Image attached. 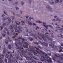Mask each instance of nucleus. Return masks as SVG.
I'll use <instances>...</instances> for the list:
<instances>
[{
	"mask_svg": "<svg viewBox=\"0 0 63 63\" xmlns=\"http://www.w3.org/2000/svg\"><path fill=\"white\" fill-rule=\"evenodd\" d=\"M18 43V44L19 45H20V46H22V43L20 42V41H19V42Z\"/></svg>",
	"mask_w": 63,
	"mask_h": 63,
	"instance_id": "obj_31",
	"label": "nucleus"
},
{
	"mask_svg": "<svg viewBox=\"0 0 63 63\" xmlns=\"http://www.w3.org/2000/svg\"><path fill=\"white\" fill-rule=\"evenodd\" d=\"M5 62H7V59H5Z\"/></svg>",
	"mask_w": 63,
	"mask_h": 63,
	"instance_id": "obj_46",
	"label": "nucleus"
},
{
	"mask_svg": "<svg viewBox=\"0 0 63 63\" xmlns=\"http://www.w3.org/2000/svg\"><path fill=\"white\" fill-rule=\"evenodd\" d=\"M35 48H36V49L37 50L39 51L42 54H44L45 53H44V52L40 50V49L39 48H37L36 47H35Z\"/></svg>",
	"mask_w": 63,
	"mask_h": 63,
	"instance_id": "obj_6",
	"label": "nucleus"
},
{
	"mask_svg": "<svg viewBox=\"0 0 63 63\" xmlns=\"http://www.w3.org/2000/svg\"><path fill=\"white\" fill-rule=\"evenodd\" d=\"M49 46L50 47H52L53 48H55V47H54V44H53L52 45L49 44Z\"/></svg>",
	"mask_w": 63,
	"mask_h": 63,
	"instance_id": "obj_15",
	"label": "nucleus"
},
{
	"mask_svg": "<svg viewBox=\"0 0 63 63\" xmlns=\"http://www.w3.org/2000/svg\"><path fill=\"white\" fill-rule=\"evenodd\" d=\"M29 24L30 25H32V23H29Z\"/></svg>",
	"mask_w": 63,
	"mask_h": 63,
	"instance_id": "obj_58",
	"label": "nucleus"
},
{
	"mask_svg": "<svg viewBox=\"0 0 63 63\" xmlns=\"http://www.w3.org/2000/svg\"><path fill=\"white\" fill-rule=\"evenodd\" d=\"M8 21H10V22H11V19L10 18H9L8 19Z\"/></svg>",
	"mask_w": 63,
	"mask_h": 63,
	"instance_id": "obj_42",
	"label": "nucleus"
},
{
	"mask_svg": "<svg viewBox=\"0 0 63 63\" xmlns=\"http://www.w3.org/2000/svg\"><path fill=\"white\" fill-rule=\"evenodd\" d=\"M19 55L18 54H17V55H16V58L17 59H20L21 60H22V59L20 58V57L19 56Z\"/></svg>",
	"mask_w": 63,
	"mask_h": 63,
	"instance_id": "obj_5",
	"label": "nucleus"
},
{
	"mask_svg": "<svg viewBox=\"0 0 63 63\" xmlns=\"http://www.w3.org/2000/svg\"><path fill=\"white\" fill-rule=\"evenodd\" d=\"M10 56L11 57V58H13V56H12V54H10Z\"/></svg>",
	"mask_w": 63,
	"mask_h": 63,
	"instance_id": "obj_36",
	"label": "nucleus"
},
{
	"mask_svg": "<svg viewBox=\"0 0 63 63\" xmlns=\"http://www.w3.org/2000/svg\"><path fill=\"white\" fill-rule=\"evenodd\" d=\"M17 39H22V41H25V39H24L23 38H21L20 37L17 38Z\"/></svg>",
	"mask_w": 63,
	"mask_h": 63,
	"instance_id": "obj_17",
	"label": "nucleus"
},
{
	"mask_svg": "<svg viewBox=\"0 0 63 63\" xmlns=\"http://www.w3.org/2000/svg\"><path fill=\"white\" fill-rule=\"evenodd\" d=\"M13 35H15V36L13 37V38L14 39V38H15L16 37V36H17V35H18V34L17 33L16 34L15 33H13Z\"/></svg>",
	"mask_w": 63,
	"mask_h": 63,
	"instance_id": "obj_14",
	"label": "nucleus"
},
{
	"mask_svg": "<svg viewBox=\"0 0 63 63\" xmlns=\"http://www.w3.org/2000/svg\"><path fill=\"white\" fill-rule=\"evenodd\" d=\"M40 59L41 60V61H46V60L44 59H42V58H40Z\"/></svg>",
	"mask_w": 63,
	"mask_h": 63,
	"instance_id": "obj_28",
	"label": "nucleus"
},
{
	"mask_svg": "<svg viewBox=\"0 0 63 63\" xmlns=\"http://www.w3.org/2000/svg\"><path fill=\"white\" fill-rule=\"evenodd\" d=\"M59 49H60V50H63V48L61 46H60V47H59Z\"/></svg>",
	"mask_w": 63,
	"mask_h": 63,
	"instance_id": "obj_23",
	"label": "nucleus"
},
{
	"mask_svg": "<svg viewBox=\"0 0 63 63\" xmlns=\"http://www.w3.org/2000/svg\"><path fill=\"white\" fill-rule=\"evenodd\" d=\"M46 61L48 62V63H52V61L51 60V59L50 58H49V60H47Z\"/></svg>",
	"mask_w": 63,
	"mask_h": 63,
	"instance_id": "obj_12",
	"label": "nucleus"
},
{
	"mask_svg": "<svg viewBox=\"0 0 63 63\" xmlns=\"http://www.w3.org/2000/svg\"><path fill=\"white\" fill-rule=\"evenodd\" d=\"M4 55H2L0 56V57L1 58H0V63H3V61H2V58H4Z\"/></svg>",
	"mask_w": 63,
	"mask_h": 63,
	"instance_id": "obj_7",
	"label": "nucleus"
},
{
	"mask_svg": "<svg viewBox=\"0 0 63 63\" xmlns=\"http://www.w3.org/2000/svg\"><path fill=\"white\" fill-rule=\"evenodd\" d=\"M2 36H3V37H5V34H2Z\"/></svg>",
	"mask_w": 63,
	"mask_h": 63,
	"instance_id": "obj_54",
	"label": "nucleus"
},
{
	"mask_svg": "<svg viewBox=\"0 0 63 63\" xmlns=\"http://www.w3.org/2000/svg\"><path fill=\"white\" fill-rule=\"evenodd\" d=\"M16 25H15V26H16V28H17L18 27H17V25H19V24H18V23H17V22H16Z\"/></svg>",
	"mask_w": 63,
	"mask_h": 63,
	"instance_id": "obj_18",
	"label": "nucleus"
},
{
	"mask_svg": "<svg viewBox=\"0 0 63 63\" xmlns=\"http://www.w3.org/2000/svg\"><path fill=\"white\" fill-rule=\"evenodd\" d=\"M8 48H9V49H11V48H12V47H11V45H8Z\"/></svg>",
	"mask_w": 63,
	"mask_h": 63,
	"instance_id": "obj_26",
	"label": "nucleus"
},
{
	"mask_svg": "<svg viewBox=\"0 0 63 63\" xmlns=\"http://www.w3.org/2000/svg\"><path fill=\"white\" fill-rule=\"evenodd\" d=\"M36 22L37 23H42V22L41 21H36Z\"/></svg>",
	"mask_w": 63,
	"mask_h": 63,
	"instance_id": "obj_30",
	"label": "nucleus"
},
{
	"mask_svg": "<svg viewBox=\"0 0 63 63\" xmlns=\"http://www.w3.org/2000/svg\"><path fill=\"white\" fill-rule=\"evenodd\" d=\"M52 21H55V19H53L52 20Z\"/></svg>",
	"mask_w": 63,
	"mask_h": 63,
	"instance_id": "obj_60",
	"label": "nucleus"
},
{
	"mask_svg": "<svg viewBox=\"0 0 63 63\" xmlns=\"http://www.w3.org/2000/svg\"><path fill=\"white\" fill-rule=\"evenodd\" d=\"M56 29H57V30H61V32H63V28H60V27H56Z\"/></svg>",
	"mask_w": 63,
	"mask_h": 63,
	"instance_id": "obj_8",
	"label": "nucleus"
},
{
	"mask_svg": "<svg viewBox=\"0 0 63 63\" xmlns=\"http://www.w3.org/2000/svg\"><path fill=\"white\" fill-rule=\"evenodd\" d=\"M48 26V27H49L52 28V26H51V25H49Z\"/></svg>",
	"mask_w": 63,
	"mask_h": 63,
	"instance_id": "obj_44",
	"label": "nucleus"
},
{
	"mask_svg": "<svg viewBox=\"0 0 63 63\" xmlns=\"http://www.w3.org/2000/svg\"><path fill=\"white\" fill-rule=\"evenodd\" d=\"M40 43H41V44H42V45H44V46H45V47H47V46H48V44H47L45 42H43V43H42V42H40Z\"/></svg>",
	"mask_w": 63,
	"mask_h": 63,
	"instance_id": "obj_9",
	"label": "nucleus"
},
{
	"mask_svg": "<svg viewBox=\"0 0 63 63\" xmlns=\"http://www.w3.org/2000/svg\"><path fill=\"white\" fill-rule=\"evenodd\" d=\"M29 39L30 40V41H32V40H33V39L31 38V37H29Z\"/></svg>",
	"mask_w": 63,
	"mask_h": 63,
	"instance_id": "obj_25",
	"label": "nucleus"
},
{
	"mask_svg": "<svg viewBox=\"0 0 63 63\" xmlns=\"http://www.w3.org/2000/svg\"><path fill=\"white\" fill-rule=\"evenodd\" d=\"M60 59H61V60L63 61V58L62 57H60Z\"/></svg>",
	"mask_w": 63,
	"mask_h": 63,
	"instance_id": "obj_35",
	"label": "nucleus"
},
{
	"mask_svg": "<svg viewBox=\"0 0 63 63\" xmlns=\"http://www.w3.org/2000/svg\"><path fill=\"white\" fill-rule=\"evenodd\" d=\"M9 27L10 29H13V28H14V25H10L9 26Z\"/></svg>",
	"mask_w": 63,
	"mask_h": 63,
	"instance_id": "obj_20",
	"label": "nucleus"
},
{
	"mask_svg": "<svg viewBox=\"0 0 63 63\" xmlns=\"http://www.w3.org/2000/svg\"><path fill=\"white\" fill-rule=\"evenodd\" d=\"M36 51L37 52V53H38V54H41L40 53V52H39L37 51Z\"/></svg>",
	"mask_w": 63,
	"mask_h": 63,
	"instance_id": "obj_41",
	"label": "nucleus"
},
{
	"mask_svg": "<svg viewBox=\"0 0 63 63\" xmlns=\"http://www.w3.org/2000/svg\"><path fill=\"white\" fill-rule=\"evenodd\" d=\"M5 16V15H2V17H3Z\"/></svg>",
	"mask_w": 63,
	"mask_h": 63,
	"instance_id": "obj_47",
	"label": "nucleus"
},
{
	"mask_svg": "<svg viewBox=\"0 0 63 63\" xmlns=\"http://www.w3.org/2000/svg\"><path fill=\"white\" fill-rule=\"evenodd\" d=\"M45 37H46V38H47L48 40H49L50 41H52V40H53V39H52L48 38V36L47 35H46L45 36Z\"/></svg>",
	"mask_w": 63,
	"mask_h": 63,
	"instance_id": "obj_13",
	"label": "nucleus"
},
{
	"mask_svg": "<svg viewBox=\"0 0 63 63\" xmlns=\"http://www.w3.org/2000/svg\"><path fill=\"white\" fill-rule=\"evenodd\" d=\"M7 34L8 35H9V32H7Z\"/></svg>",
	"mask_w": 63,
	"mask_h": 63,
	"instance_id": "obj_62",
	"label": "nucleus"
},
{
	"mask_svg": "<svg viewBox=\"0 0 63 63\" xmlns=\"http://www.w3.org/2000/svg\"><path fill=\"white\" fill-rule=\"evenodd\" d=\"M57 62H58V63H60V61H57Z\"/></svg>",
	"mask_w": 63,
	"mask_h": 63,
	"instance_id": "obj_64",
	"label": "nucleus"
},
{
	"mask_svg": "<svg viewBox=\"0 0 63 63\" xmlns=\"http://www.w3.org/2000/svg\"><path fill=\"white\" fill-rule=\"evenodd\" d=\"M33 19V18H31V17H29V20H31V19Z\"/></svg>",
	"mask_w": 63,
	"mask_h": 63,
	"instance_id": "obj_37",
	"label": "nucleus"
},
{
	"mask_svg": "<svg viewBox=\"0 0 63 63\" xmlns=\"http://www.w3.org/2000/svg\"><path fill=\"white\" fill-rule=\"evenodd\" d=\"M18 28H19V29H16L15 30V31L16 32H17L18 33H20V32H22V31L20 30L21 29V28L20 26H18Z\"/></svg>",
	"mask_w": 63,
	"mask_h": 63,
	"instance_id": "obj_2",
	"label": "nucleus"
},
{
	"mask_svg": "<svg viewBox=\"0 0 63 63\" xmlns=\"http://www.w3.org/2000/svg\"><path fill=\"white\" fill-rule=\"evenodd\" d=\"M5 57L6 58H9V55H8V54H7L5 56Z\"/></svg>",
	"mask_w": 63,
	"mask_h": 63,
	"instance_id": "obj_24",
	"label": "nucleus"
},
{
	"mask_svg": "<svg viewBox=\"0 0 63 63\" xmlns=\"http://www.w3.org/2000/svg\"><path fill=\"white\" fill-rule=\"evenodd\" d=\"M29 51H32V52H33L34 53V54H35L37 56H38L39 55V54H37V53H36V52H35V51L33 49L32 50L30 49H29Z\"/></svg>",
	"mask_w": 63,
	"mask_h": 63,
	"instance_id": "obj_4",
	"label": "nucleus"
},
{
	"mask_svg": "<svg viewBox=\"0 0 63 63\" xmlns=\"http://www.w3.org/2000/svg\"><path fill=\"white\" fill-rule=\"evenodd\" d=\"M4 29L5 30H6L7 31H8V29H7V28H4Z\"/></svg>",
	"mask_w": 63,
	"mask_h": 63,
	"instance_id": "obj_43",
	"label": "nucleus"
},
{
	"mask_svg": "<svg viewBox=\"0 0 63 63\" xmlns=\"http://www.w3.org/2000/svg\"><path fill=\"white\" fill-rule=\"evenodd\" d=\"M54 55L56 57H59L60 56V55H59V56H58V55H57L56 54H55Z\"/></svg>",
	"mask_w": 63,
	"mask_h": 63,
	"instance_id": "obj_27",
	"label": "nucleus"
},
{
	"mask_svg": "<svg viewBox=\"0 0 63 63\" xmlns=\"http://www.w3.org/2000/svg\"><path fill=\"white\" fill-rule=\"evenodd\" d=\"M61 47H63V43H62L61 45Z\"/></svg>",
	"mask_w": 63,
	"mask_h": 63,
	"instance_id": "obj_57",
	"label": "nucleus"
},
{
	"mask_svg": "<svg viewBox=\"0 0 63 63\" xmlns=\"http://www.w3.org/2000/svg\"><path fill=\"white\" fill-rule=\"evenodd\" d=\"M24 2H21V4L22 5H23V4H24Z\"/></svg>",
	"mask_w": 63,
	"mask_h": 63,
	"instance_id": "obj_53",
	"label": "nucleus"
},
{
	"mask_svg": "<svg viewBox=\"0 0 63 63\" xmlns=\"http://www.w3.org/2000/svg\"><path fill=\"white\" fill-rule=\"evenodd\" d=\"M6 23H4L3 24V27H5V25H6Z\"/></svg>",
	"mask_w": 63,
	"mask_h": 63,
	"instance_id": "obj_38",
	"label": "nucleus"
},
{
	"mask_svg": "<svg viewBox=\"0 0 63 63\" xmlns=\"http://www.w3.org/2000/svg\"><path fill=\"white\" fill-rule=\"evenodd\" d=\"M49 3H50V4H54V2H51L50 1H49L48 2Z\"/></svg>",
	"mask_w": 63,
	"mask_h": 63,
	"instance_id": "obj_29",
	"label": "nucleus"
},
{
	"mask_svg": "<svg viewBox=\"0 0 63 63\" xmlns=\"http://www.w3.org/2000/svg\"><path fill=\"white\" fill-rule=\"evenodd\" d=\"M32 36H34V37H35L36 36V34H32Z\"/></svg>",
	"mask_w": 63,
	"mask_h": 63,
	"instance_id": "obj_45",
	"label": "nucleus"
},
{
	"mask_svg": "<svg viewBox=\"0 0 63 63\" xmlns=\"http://www.w3.org/2000/svg\"><path fill=\"white\" fill-rule=\"evenodd\" d=\"M8 60H9V61L8 62V63H10L12 62V60H11L10 58H8Z\"/></svg>",
	"mask_w": 63,
	"mask_h": 63,
	"instance_id": "obj_21",
	"label": "nucleus"
},
{
	"mask_svg": "<svg viewBox=\"0 0 63 63\" xmlns=\"http://www.w3.org/2000/svg\"><path fill=\"white\" fill-rule=\"evenodd\" d=\"M21 22L23 25H24V21H21Z\"/></svg>",
	"mask_w": 63,
	"mask_h": 63,
	"instance_id": "obj_32",
	"label": "nucleus"
},
{
	"mask_svg": "<svg viewBox=\"0 0 63 63\" xmlns=\"http://www.w3.org/2000/svg\"><path fill=\"white\" fill-rule=\"evenodd\" d=\"M56 20L57 21H61V20L60 19H59L58 18L56 19Z\"/></svg>",
	"mask_w": 63,
	"mask_h": 63,
	"instance_id": "obj_22",
	"label": "nucleus"
},
{
	"mask_svg": "<svg viewBox=\"0 0 63 63\" xmlns=\"http://www.w3.org/2000/svg\"><path fill=\"white\" fill-rule=\"evenodd\" d=\"M42 38L44 40H45V38H44V36L43 35H41Z\"/></svg>",
	"mask_w": 63,
	"mask_h": 63,
	"instance_id": "obj_33",
	"label": "nucleus"
},
{
	"mask_svg": "<svg viewBox=\"0 0 63 63\" xmlns=\"http://www.w3.org/2000/svg\"><path fill=\"white\" fill-rule=\"evenodd\" d=\"M45 56H46V57H45L43 56H41V57L43 58L44 59H48V58L47 57V54H46L45 55Z\"/></svg>",
	"mask_w": 63,
	"mask_h": 63,
	"instance_id": "obj_10",
	"label": "nucleus"
},
{
	"mask_svg": "<svg viewBox=\"0 0 63 63\" xmlns=\"http://www.w3.org/2000/svg\"><path fill=\"white\" fill-rule=\"evenodd\" d=\"M32 25H36V24H35V23H33Z\"/></svg>",
	"mask_w": 63,
	"mask_h": 63,
	"instance_id": "obj_51",
	"label": "nucleus"
},
{
	"mask_svg": "<svg viewBox=\"0 0 63 63\" xmlns=\"http://www.w3.org/2000/svg\"><path fill=\"white\" fill-rule=\"evenodd\" d=\"M15 45L16 46V49H18L19 50L18 51V52L19 53L21 54V55H23L24 57H25L27 60H32L31 61L32 62H34V63H36V61H35V60H39V59H37L36 58H35V57L34 56L33 54H32V53H29V55L30 56V57H27V55L25 54L26 52L24 50V49L23 47L20 48L19 47L17 46V44L16 43H15Z\"/></svg>",
	"mask_w": 63,
	"mask_h": 63,
	"instance_id": "obj_1",
	"label": "nucleus"
},
{
	"mask_svg": "<svg viewBox=\"0 0 63 63\" xmlns=\"http://www.w3.org/2000/svg\"><path fill=\"white\" fill-rule=\"evenodd\" d=\"M7 24H10V22H8L7 23Z\"/></svg>",
	"mask_w": 63,
	"mask_h": 63,
	"instance_id": "obj_48",
	"label": "nucleus"
},
{
	"mask_svg": "<svg viewBox=\"0 0 63 63\" xmlns=\"http://www.w3.org/2000/svg\"><path fill=\"white\" fill-rule=\"evenodd\" d=\"M15 58H14L13 59L12 61L13 62H14V61H16V63H17V60H15Z\"/></svg>",
	"mask_w": 63,
	"mask_h": 63,
	"instance_id": "obj_16",
	"label": "nucleus"
},
{
	"mask_svg": "<svg viewBox=\"0 0 63 63\" xmlns=\"http://www.w3.org/2000/svg\"><path fill=\"white\" fill-rule=\"evenodd\" d=\"M48 54L49 55H51V53H49Z\"/></svg>",
	"mask_w": 63,
	"mask_h": 63,
	"instance_id": "obj_55",
	"label": "nucleus"
},
{
	"mask_svg": "<svg viewBox=\"0 0 63 63\" xmlns=\"http://www.w3.org/2000/svg\"><path fill=\"white\" fill-rule=\"evenodd\" d=\"M3 33H4V34H5L6 33V32L5 31H3Z\"/></svg>",
	"mask_w": 63,
	"mask_h": 63,
	"instance_id": "obj_61",
	"label": "nucleus"
},
{
	"mask_svg": "<svg viewBox=\"0 0 63 63\" xmlns=\"http://www.w3.org/2000/svg\"><path fill=\"white\" fill-rule=\"evenodd\" d=\"M29 17V16H26V18H28Z\"/></svg>",
	"mask_w": 63,
	"mask_h": 63,
	"instance_id": "obj_49",
	"label": "nucleus"
},
{
	"mask_svg": "<svg viewBox=\"0 0 63 63\" xmlns=\"http://www.w3.org/2000/svg\"><path fill=\"white\" fill-rule=\"evenodd\" d=\"M59 1L58 0H57L55 1V3H57L58 2H59Z\"/></svg>",
	"mask_w": 63,
	"mask_h": 63,
	"instance_id": "obj_34",
	"label": "nucleus"
},
{
	"mask_svg": "<svg viewBox=\"0 0 63 63\" xmlns=\"http://www.w3.org/2000/svg\"><path fill=\"white\" fill-rule=\"evenodd\" d=\"M43 26L44 27H45L46 29H48L47 27H48V26L47 25H46V23L45 22H43Z\"/></svg>",
	"mask_w": 63,
	"mask_h": 63,
	"instance_id": "obj_11",
	"label": "nucleus"
},
{
	"mask_svg": "<svg viewBox=\"0 0 63 63\" xmlns=\"http://www.w3.org/2000/svg\"><path fill=\"white\" fill-rule=\"evenodd\" d=\"M37 47H38V48H40V49H41V48H42V47H40V46H38Z\"/></svg>",
	"mask_w": 63,
	"mask_h": 63,
	"instance_id": "obj_39",
	"label": "nucleus"
},
{
	"mask_svg": "<svg viewBox=\"0 0 63 63\" xmlns=\"http://www.w3.org/2000/svg\"><path fill=\"white\" fill-rule=\"evenodd\" d=\"M3 53H5L6 52L5 51L3 50Z\"/></svg>",
	"mask_w": 63,
	"mask_h": 63,
	"instance_id": "obj_56",
	"label": "nucleus"
},
{
	"mask_svg": "<svg viewBox=\"0 0 63 63\" xmlns=\"http://www.w3.org/2000/svg\"><path fill=\"white\" fill-rule=\"evenodd\" d=\"M12 32H14V30H12L11 31Z\"/></svg>",
	"mask_w": 63,
	"mask_h": 63,
	"instance_id": "obj_59",
	"label": "nucleus"
},
{
	"mask_svg": "<svg viewBox=\"0 0 63 63\" xmlns=\"http://www.w3.org/2000/svg\"><path fill=\"white\" fill-rule=\"evenodd\" d=\"M60 35H61L62 37L61 38H63V35H61V34H60Z\"/></svg>",
	"mask_w": 63,
	"mask_h": 63,
	"instance_id": "obj_63",
	"label": "nucleus"
},
{
	"mask_svg": "<svg viewBox=\"0 0 63 63\" xmlns=\"http://www.w3.org/2000/svg\"><path fill=\"white\" fill-rule=\"evenodd\" d=\"M19 8H18V7H16V10H19Z\"/></svg>",
	"mask_w": 63,
	"mask_h": 63,
	"instance_id": "obj_40",
	"label": "nucleus"
},
{
	"mask_svg": "<svg viewBox=\"0 0 63 63\" xmlns=\"http://www.w3.org/2000/svg\"><path fill=\"white\" fill-rule=\"evenodd\" d=\"M25 44H24L23 45V47L24 48H28V47L27 46H28L29 44L27 43V42H25L24 43Z\"/></svg>",
	"mask_w": 63,
	"mask_h": 63,
	"instance_id": "obj_3",
	"label": "nucleus"
},
{
	"mask_svg": "<svg viewBox=\"0 0 63 63\" xmlns=\"http://www.w3.org/2000/svg\"><path fill=\"white\" fill-rule=\"evenodd\" d=\"M34 43L35 44H36V45H38V43L37 42H34Z\"/></svg>",
	"mask_w": 63,
	"mask_h": 63,
	"instance_id": "obj_50",
	"label": "nucleus"
},
{
	"mask_svg": "<svg viewBox=\"0 0 63 63\" xmlns=\"http://www.w3.org/2000/svg\"><path fill=\"white\" fill-rule=\"evenodd\" d=\"M10 41V42H11L12 41V40H11L9 39H8V40L7 41H5V43L6 44H8V41Z\"/></svg>",
	"mask_w": 63,
	"mask_h": 63,
	"instance_id": "obj_19",
	"label": "nucleus"
},
{
	"mask_svg": "<svg viewBox=\"0 0 63 63\" xmlns=\"http://www.w3.org/2000/svg\"><path fill=\"white\" fill-rule=\"evenodd\" d=\"M15 4H16V5H17V4H18V2H16L15 3Z\"/></svg>",
	"mask_w": 63,
	"mask_h": 63,
	"instance_id": "obj_52",
	"label": "nucleus"
}]
</instances>
